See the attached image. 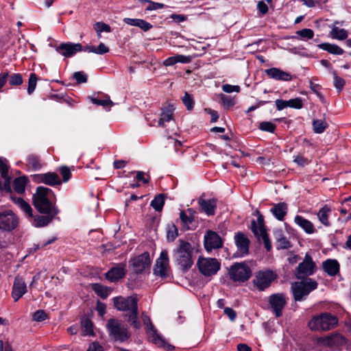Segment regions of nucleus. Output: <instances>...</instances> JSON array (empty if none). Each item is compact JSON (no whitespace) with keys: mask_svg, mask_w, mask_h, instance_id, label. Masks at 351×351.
<instances>
[{"mask_svg":"<svg viewBox=\"0 0 351 351\" xmlns=\"http://www.w3.org/2000/svg\"><path fill=\"white\" fill-rule=\"evenodd\" d=\"M55 195L51 189L38 186L33 195V203L39 213H51L58 214L59 209L56 205Z\"/></svg>","mask_w":351,"mask_h":351,"instance_id":"nucleus-1","label":"nucleus"},{"mask_svg":"<svg viewBox=\"0 0 351 351\" xmlns=\"http://www.w3.org/2000/svg\"><path fill=\"white\" fill-rule=\"evenodd\" d=\"M193 247L186 241L180 239L178 244L172 251V258L179 269L183 272H187L193 266Z\"/></svg>","mask_w":351,"mask_h":351,"instance_id":"nucleus-2","label":"nucleus"},{"mask_svg":"<svg viewBox=\"0 0 351 351\" xmlns=\"http://www.w3.org/2000/svg\"><path fill=\"white\" fill-rule=\"evenodd\" d=\"M138 300L135 297L114 298V305L121 311H129L128 322L135 328H139L141 323L138 320Z\"/></svg>","mask_w":351,"mask_h":351,"instance_id":"nucleus-3","label":"nucleus"},{"mask_svg":"<svg viewBox=\"0 0 351 351\" xmlns=\"http://www.w3.org/2000/svg\"><path fill=\"white\" fill-rule=\"evenodd\" d=\"M338 324L337 316L330 313H322L313 316L308 322L312 331H327L335 328Z\"/></svg>","mask_w":351,"mask_h":351,"instance_id":"nucleus-4","label":"nucleus"},{"mask_svg":"<svg viewBox=\"0 0 351 351\" xmlns=\"http://www.w3.org/2000/svg\"><path fill=\"white\" fill-rule=\"evenodd\" d=\"M318 283L312 278L295 282L291 287L293 298L295 301H302L313 290L317 288Z\"/></svg>","mask_w":351,"mask_h":351,"instance_id":"nucleus-5","label":"nucleus"},{"mask_svg":"<svg viewBox=\"0 0 351 351\" xmlns=\"http://www.w3.org/2000/svg\"><path fill=\"white\" fill-rule=\"evenodd\" d=\"M277 278V274L271 269L259 270L255 273L252 284L259 291H264L271 285Z\"/></svg>","mask_w":351,"mask_h":351,"instance_id":"nucleus-6","label":"nucleus"},{"mask_svg":"<svg viewBox=\"0 0 351 351\" xmlns=\"http://www.w3.org/2000/svg\"><path fill=\"white\" fill-rule=\"evenodd\" d=\"M317 269L316 263L311 256L306 253L302 261L295 269V277L298 280H306L316 272Z\"/></svg>","mask_w":351,"mask_h":351,"instance_id":"nucleus-7","label":"nucleus"},{"mask_svg":"<svg viewBox=\"0 0 351 351\" xmlns=\"http://www.w3.org/2000/svg\"><path fill=\"white\" fill-rule=\"evenodd\" d=\"M107 329L110 337L115 341L123 342L130 337L127 328L121 325L117 319H109L107 323Z\"/></svg>","mask_w":351,"mask_h":351,"instance_id":"nucleus-8","label":"nucleus"},{"mask_svg":"<svg viewBox=\"0 0 351 351\" xmlns=\"http://www.w3.org/2000/svg\"><path fill=\"white\" fill-rule=\"evenodd\" d=\"M199 272L206 277L215 275L220 269V263L214 258H204L199 256L197 261Z\"/></svg>","mask_w":351,"mask_h":351,"instance_id":"nucleus-9","label":"nucleus"},{"mask_svg":"<svg viewBox=\"0 0 351 351\" xmlns=\"http://www.w3.org/2000/svg\"><path fill=\"white\" fill-rule=\"evenodd\" d=\"M19 223L18 216L11 210L0 213V232H11Z\"/></svg>","mask_w":351,"mask_h":351,"instance_id":"nucleus-10","label":"nucleus"},{"mask_svg":"<svg viewBox=\"0 0 351 351\" xmlns=\"http://www.w3.org/2000/svg\"><path fill=\"white\" fill-rule=\"evenodd\" d=\"M229 276L234 282H243L252 275L250 268L244 263H236L229 269Z\"/></svg>","mask_w":351,"mask_h":351,"instance_id":"nucleus-11","label":"nucleus"},{"mask_svg":"<svg viewBox=\"0 0 351 351\" xmlns=\"http://www.w3.org/2000/svg\"><path fill=\"white\" fill-rule=\"evenodd\" d=\"M170 267L169 258L167 250H162L156 261L154 268V274L156 276L165 279L169 276Z\"/></svg>","mask_w":351,"mask_h":351,"instance_id":"nucleus-12","label":"nucleus"},{"mask_svg":"<svg viewBox=\"0 0 351 351\" xmlns=\"http://www.w3.org/2000/svg\"><path fill=\"white\" fill-rule=\"evenodd\" d=\"M143 321L145 325H146L147 332L149 333V339L154 343L158 345L160 347L167 348V350H171L173 347L168 344L165 340L157 332L156 329L152 323V321L146 315H143Z\"/></svg>","mask_w":351,"mask_h":351,"instance_id":"nucleus-13","label":"nucleus"},{"mask_svg":"<svg viewBox=\"0 0 351 351\" xmlns=\"http://www.w3.org/2000/svg\"><path fill=\"white\" fill-rule=\"evenodd\" d=\"M268 302L271 312L276 317L282 315V311L287 304V298L282 293H273L268 297Z\"/></svg>","mask_w":351,"mask_h":351,"instance_id":"nucleus-14","label":"nucleus"},{"mask_svg":"<svg viewBox=\"0 0 351 351\" xmlns=\"http://www.w3.org/2000/svg\"><path fill=\"white\" fill-rule=\"evenodd\" d=\"M133 270L136 274H141L147 269H149L151 259L149 253L145 252L130 261Z\"/></svg>","mask_w":351,"mask_h":351,"instance_id":"nucleus-15","label":"nucleus"},{"mask_svg":"<svg viewBox=\"0 0 351 351\" xmlns=\"http://www.w3.org/2000/svg\"><path fill=\"white\" fill-rule=\"evenodd\" d=\"M32 180L36 183H44L51 186L62 184L60 178L54 172L35 174L32 176Z\"/></svg>","mask_w":351,"mask_h":351,"instance_id":"nucleus-16","label":"nucleus"},{"mask_svg":"<svg viewBox=\"0 0 351 351\" xmlns=\"http://www.w3.org/2000/svg\"><path fill=\"white\" fill-rule=\"evenodd\" d=\"M204 247L207 252L214 249H219L223 246V241L221 237L215 232L208 230L204 235Z\"/></svg>","mask_w":351,"mask_h":351,"instance_id":"nucleus-17","label":"nucleus"},{"mask_svg":"<svg viewBox=\"0 0 351 351\" xmlns=\"http://www.w3.org/2000/svg\"><path fill=\"white\" fill-rule=\"evenodd\" d=\"M56 50L65 58H71L77 52L82 51L83 47L80 43H64L58 46Z\"/></svg>","mask_w":351,"mask_h":351,"instance_id":"nucleus-18","label":"nucleus"},{"mask_svg":"<svg viewBox=\"0 0 351 351\" xmlns=\"http://www.w3.org/2000/svg\"><path fill=\"white\" fill-rule=\"evenodd\" d=\"M27 292L26 284L21 277L16 276L14 278L12 296L14 302H17Z\"/></svg>","mask_w":351,"mask_h":351,"instance_id":"nucleus-19","label":"nucleus"},{"mask_svg":"<svg viewBox=\"0 0 351 351\" xmlns=\"http://www.w3.org/2000/svg\"><path fill=\"white\" fill-rule=\"evenodd\" d=\"M265 73L269 77L275 80L289 82L292 80L291 75L289 73L276 67L266 69Z\"/></svg>","mask_w":351,"mask_h":351,"instance_id":"nucleus-20","label":"nucleus"},{"mask_svg":"<svg viewBox=\"0 0 351 351\" xmlns=\"http://www.w3.org/2000/svg\"><path fill=\"white\" fill-rule=\"evenodd\" d=\"M198 204L202 212L208 216L214 215L217 208V200L214 198L204 199L202 197L198 199Z\"/></svg>","mask_w":351,"mask_h":351,"instance_id":"nucleus-21","label":"nucleus"},{"mask_svg":"<svg viewBox=\"0 0 351 351\" xmlns=\"http://www.w3.org/2000/svg\"><path fill=\"white\" fill-rule=\"evenodd\" d=\"M270 212L277 220L282 221L288 213V205L285 202L274 204Z\"/></svg>","mask_w":351,"mask_h":351,"instance_id":"nucleus-22","label":"nucleus"},{"mask_svg":"<svg viewBox=\"0 0 351 351\" xmlns=\"http://www.w3.org/2000/svg\"><path fill=\"white\" fill-rule=\"evenodd\" d=\"M235 243L241 256L247 255L249 252V239L243 233H237L234 237Z\"/></svg>","mask_w":351,"mask_h":351,"instance_id":"nucleus-23","label":"nucleus"},{"mask_svg":"<svg viewBox=\"0 0 351 351\" xmlns=\"http://www.w3.org/2000/svg\"><path fill=\"white\" fill-rule=\"evenodd\" d=\"M43 214H45L46 215H36V216H33L32 224L35 227H44L47 226L58 214H52L51 213H42Z\"/></svg>","mask_w":351,"mask_h":351,"instance_id":"nucleus-24","label":"nucleus"},{"mask_svg":"<svg viewBox=\"0 0 351 351\" xmlns=\"http://www.w3.org/2000/svg\"><path fill=\"white\" fill-rule=\"evenodd\" d=\"M125 275V269L123 266H117L111 268L105 274L106 279L114 282L123 278Z\"/></svg>","mask_w":351,"mask_h":351,"instance_id":"nucleus-25","label":"nucleus"},{"mask_svg":"<svg viewBox=\"0 0 351 351\" xmlns=\"http://www.w3.org/2000/svg\"><path fill=\"white\" fill-rule=\"evenodd\" d=\"M339 264L335 259H327L322 263L324 271L330 276H336L339 271Z\"/></svg>","mask_w":351,"mask_h":351,"instance_id":"nucleus-26","label":"nucleus"},{"mask_svg":"<svg viewBox=\"0 0 351 351\" xmlns=\"http://www.w3.org/2000/svg\"><path fill=\"white\" fill-rule=\"evenodd\" d=\"M294 222L307 234H313L315 232L312 222L304 218L302 216L296 215L294 218Z\"/></svg>","mask_w":351,"mask_h":351,"instance_id":"nucleus-27","label":"nucleus"},{"mask_svg":"<svg viewBox=\"0 0 351 351\" xmlns=\"http://www.w3.org/2000/svg\"><path fill=\"white\" fill-rule=\"evenodd\" d=\"M13 202L24 212L27 217L33 218V210L29 203L21 197H12Z\"/></svg>","mask_w":351,"mask_h":351,"instance_id":"nucleus-28","label":"nucleus"},{"mask_svg":"<svg viewBox=\"0 0 351 351\" xmlns=\"http://www.w3.org/2000/svg\"><path fill=\"white\" fill-rule=\"evenodd\" d=\"M317 47L333 55H342L344 53V50L342 48L335 44L324 43L318 45Z\"/></svg>","mask_w":351,"mask_h":351,"instance_id":"nucleus-29","label":"nucleus"},{"mask_svg":"<svg viewBox=\"0 0 351 351\" xmlns=\"http://www.w3.org/2000/svg\"><path fill=\"white\" fill-rule=\"evenodd\" d=\"M330 213L331 209L327 205H325L321 208L317 213V217L319 221L325 226H330V225L328 220Z\"/></svg>","mask_w":351,"mask_h":351,"instance_id":"nucleus-30","label":"nucleus"},{"mask_svg":"<svg viewBox=\"0 0 351 351\" xmlns=\"http://www.w3.org/2000/svg\"><path fill=\"white\" fill-rule=\"evenodd\" d=\"M81 330L83 335H93V325L86 315H84L81 318Z\"/></svg>","mask_w":351,"mask_h":351,"instance_id":"nucleus-31","label":"nucleus"},{"mask_svg":"<svg viewBox=\"0 0 351 351\" xmlns=\"http://www.w3.org/2000/svg\"><path fill=\"white\" fill-rule=\"evenodd\" d=\"M27 167L33 171H38L42 168L39 157L35 154H30L27 158Z\"/></svg>","mask_w":351,"mask_h":351,"instance_id":"nucleus-32","label":"nucleus"},{"mask_svg":"<svg viewBox=\"0 0 351 351\" xmlns=\"http://www.w3.org/2000/svg\"><path fill=\"white\" fill-rule=\"evenodd\" d=\"M274 237L281 249H288L291 247L290 242L287 239L284 235L282 230H277L274 231Z\"/></svg>","mask_w":351,"mask_h":351,"instance_id":"nucleus-33","label":"nucleus"},{"mask_svg":"<svg viewBox=\"0 0 351 351\" xmlns=\"http://www.w3.org/2000/svg\"><path fill=\"white\" fill-rule=\"evenodd\" d=\"M173 119V109L165 108L162 109L160 117L158 121V126L165 127L166 122H169Z\"/></svg>","mask_w":351,"mask_h":351,"instance_id":"nucleus-34","label":"nucleus"},{"mask_svg":"<svg viewBox=\"0 0 351 351\" xmlns=\"http://www.w3.org/2000/svg\"><path fill=\"white\" fill-rule=\"evenodd\" d=\"M336 24H339V21H335L334 25L332 27L330 35L332 38L337 39L339 40H343L348 37V32L344 29H339L336 27Z\"/></svg>","mask_w":351,"mask_h":351,"instance_id":"nucleus-35","label":"nucleus"},{"mask_svg":"<svg viewBox=\"0 0 351 351\" xmlns=\"http://www.w3.org/2000/svg\"><path fill=\"white\" fill-rule=\"evenodd\" d=\"M324 341L329 346L341 345L345 342V338L339 333H333L326 337Z\"/></svg>","mask_w":351,"mask_h":351,"instance_id":"nucleus-36","label":"nucleus"},{"mask_svg":"<svg viewBox=\"0 0 351 351\" xmlns=\"http://www.w3.org/2000/svg\"><path fill=\"white\" fill-rule=\"evenodd\" d=\"M258 225L254 220L252 221V231L256 237H259V232L262 230L265 231V224L263 216L260 215L257 218Z\"/></svg>","mask_w":351,"mask_h":351,"instance_id":"nucleus-37","label":"nucleus"},{"mask_svg":"<svg viewBox=\"0 0 351 351\" xmlns=\"http://www.w3.org/2000/svg\"><path fill=\"white\" fill-rule=\"evenodd\" d=\"M27 182V178L25 176L16 178L13 181V189L16 193L21 194L25 191Z\"/></svg>","mask_w":351,"mask_h":351,"instance_id":"nucleus-38","label":"nucleus"},{"mask_svg":"<svg viewBox=\"0 0 351 351\" xmlns=\"http://www.w3.org/2000/svg\"><path fill=\"white\" fill-rule=\"evenodd\" d=\"M165 195L164 194H158L157 195L154 199L151 202V206L156 211H161L163 208L165 204Z\"/></svg>","mask_w":351,"mask_h":351,"instance_id":"nucleus-39","label":"nucleus"},{"mask_svg":"<svg viewBox=\"0 0 351 351\" xmlns=\"http://www.w3.org/2000/svg\"><path fill=\"white\" fill-rule=\"evenodd\" d=\"M92 289L95 292V293L102 299H106L110 293L109 289L106 287H104L99 283L93 284Z\"/></svg>","mask_w":351,"mask_h":351,"instance_id":"nucleus-40","label":"nucleus"},{"mask_svg":"<svg viewBox=\"0 0 351 351\" xmlns=\"http://www.w3.org/2000/svg\"><path fill=\"white\" fill-rule=\"evenodd\" d=\"M295 38L299 40H308L314 36V32L311 29L304 28L295 32Z\"/></svg>","mask_w":351,"mask_h":351,"instance_id":"nucleus-41","label":"nucleus"},{"mask_svg":"<svg viewBox=\"0 0 351 351\" xmlns=\"http://www.w3.org/2000/svg\"><path fill=\"white\" fill-rule=\"evenodd\" d=\"M178 237V230L174 223L167 226V239L169 242H173Z\"/></svg>","mask_w":351,"mask_h":351,"instance_id":"nucleus-42","label":"nucleus"},{"mask_svg":"<svg viewBox=\"0 0 351 351\" xmlns=\"http://www.w3.org/2000/svg\"><path fill=\"white\" fill-rule=\"evenodd\" d=\"M220 99L221 100L223 106L226 110H229L230 108L233 107L236 104L234 98L227 95L221 94Z\"/></svg>","mask_w":351,"mask_h":351,"instance_id":"nucleus-43","label":"nucleus"},{"mask_svg":"<svg viewBox=\"0 0 351 351\" xmlns=\"http://www.w3.org/2000/svg\"><path fill=\"white\" fill-rule=\"evenodd\" d=\"M327 126L328 124L325 121L317 119L313 121V130L316 134L323 133Z\"/></svg>","mask_w":351,"mask_h":351,"instance_id":"nucleus-44","label":"nucleus"},{"mask_svg":"<svg viewBox=\"0 0 351 351\" xmlns=\"http://www.w3.org/2000/svg\"><path fill=\"white\" fill-rule=\"evenodd\" d=\"M37 84V76L36 73H32L29 75V80H28V86H27V94L29 95H32L36 89Z\"/></svg>","mask_w":351,"mask_h":351,"instance_id":"nucleus-45","label":"nucleus"},{"mask_svg":"<svg viewBox=\"0 0 351 351\" xmlns=\"http://www.w3.org/2000/svg\"><path fill=\"white\" fill-rule=\"evenodd\" d=\"M182 100L188 110L193 109L195 101L193 97L190 94L186 92L184 95L182 97Z\"/></svg>","mask_w":351,"mask_h":351,"instance_id":"nucleus-46","label":"nucleus"},{"mask_svg":"<svg viewBox=\"0 0 351 351\" xmlns=\"http://www.w3.org/2000/svg\"><path fill=\"white\" fill-rule=\"evenodd\" d=\"M94 29L97 32L99 36H100L101 32H111V27L110 25L103 22H97L95 24H94Z\"/></svg>","mask_w":351,"mask_h":351,"instance_id":"nucleus-47","label":"nucleus"},{"mask_svg":"<svg viewBox=\"0 0 351 351\" xmlns=\"http://www.w3.org/2000/svg\"><path fill=\"white\" fill-rule=\"evenodd\" d=\"M276 128V125L270 121H262L259 123L258 126L261 130L270 133H274Z\"/></svg>","mask_w":351,"mask_h":351,"instance_id":"nucleus-48","label":"nucleus"},{"mask_svg":"<svg viewBox=\"0 0 351 351\" xmlns=\"http://www.w3.org/2000/svg\"><path fill=\"white\" fill-rule=\"evenodd\" d=\"M287 107L294 109H301L303 107L302 99L300 97L291 99L287 101Z\"/></svg>","mask_w":351,"mask_h":351,"instance_id":"nucleus-49","label":"nucleus"},{"mask_svg":"<svg viewBox=\"0 0 351 351\" xmlns=\"http://www.w3.org/2000/svg\"><path fill=\"white\" fill-rule=\"evenodd\" d=\"M256 238L258 239H260L261 238L262 239V240L264 243V245H265V247L267 250V251L271 250V243L270 239L269 238V235L267 233L266 230H265V231L262 230V232H260L259 237H256Z\"/></svg>","mask_w":351,"mask_h":351,"instance_id":"nucleus-50","label":"nucleus"},{"mask_svg":"<svg viewBox=\"0 0 351 351\" xmlns=\"http://www.w3.org/2000/svg\"><path fill=\"white\" fill-rule=\"evenodd\" d=\"M333 75H334V77H333L334 86L337 88V90L339 92L343 89V88L346 84V81L343 78L339 77L337 75L335 71H333Z\"/></svg>","mask_w":351,"mask_h":351,"instance_id":"nucleus-51","label":"nucleus"},{"mask_svg":"<svg viewBox=\"0 0 351 351\" xmlns=\"http://www.w3.org/2000/svg\"><path fill=\"white\" fill-rule=\"evenodd\" d=\"M60 173L62 177V181L64 182H68L71 178V172L70 169L66 166H62L60 167Z\"/></svg>","mask_w":351,"mask_h":351,"instance_id":"nucleus-52","label":"nucleus"},{"mask_svg":"<svg viewBox=\"0 0 351 351\" xmlns=\"http://www.w3.org/2000/svg\"><path fill=\"white\" fill-rule=\"evenodd\" d=\"M23 77L20 73H14L10 77L9 83L11 86H19L23 84Z\"/></svg>","mask_w":351,"mask_h":351,"instance_id":"nucleus-53","label":"nucleus"},{"mask_svg":"<svg viewBox=\"0 0 351 351\" xmlns=\"http://www.w3.org/2000/svg\"><path fill=\"white\" fill-rule=\"evenodd\" d=\"M180 219L184 226H188L194 221L193 217L187 215L184 210L180 211Z\"/></svg>","mask_w":351,"mask_h":351,"instance_id":"nucleus-54","label":"nucleus"},{"mask_svg":"<svg viewBox=\"0 0 351 351\" xmlns=\"http://www.w3.org/2000/svg\"><path fill=\"white\" fill-rule=\"evenodd\" d=\"M223 91L227 93H231L233 92L239 93L241 88L237 85H231V84H223L221 87Z\"/></svg>","mask_w":351,"mask_h":351,"instance_id":"nucleus-55","label":"nucleus"},{"mask_svg":"<svg viewBox=\"0 0 351 351\" xmlns=\"http://www.w3.org/2000/svg\"><path fill=\"white\" fill-rule=\"evenodd\" d=\"M47 315L43 310H38L33 315V319L36 322H42L47 319Z\"/></svg>","mask_w":351,"mask_h":351,"instance_id":"nucleus-56","label":"nucleus"},{"mask_svg":"<svg viewBox=\"0 0 351 351\" xmlns=\"http://www.w3.org/2000/svg\"><path fill=\"white\" fill-rule=\"evenodd\" d=\"M73 78L78 84H82L87 82L88 76L82 71H77L73 73Z\"/></svg>","mask_w":351,"mask_h":351,"instance_id":"nucleus-57","label":"nucleus"},{"mask_svg":"<svg viewBox=\"0 0 351 351\" xmlns=\"http://www.w3.org/2000/svg\"><path fill=\"white\" fill-rule=\"evenodd\" d=\"M166 7H167V5H165V4H163L162 3H158V2H154V1H151L149 2V5H147V7L146 8V10L147 11L157 10L159 9H163Z\"/></svg>","mask_w":351,"mask_h":351,"instance_id":"nucleus-58","label":"nucleus"},{"mask_svg":"<svg viewBox=\"0 0 351 351\" xmlns=\"http://www.w3.org/2000/svg\"><path fill=\"white\" fill-rule=\"evenodd\" d=\"M92 102L94 104H96L97 106H102L104 107L112 105V101L110 99H97V98H93Z\"/></svg>","mask_w":351,"mask_h":351,"instance_id":"nucleus-59","label":"nucleus"},{"mask_svg":"<svg viewBox=\"0 0 351 351\" xmlns=\"http://www.w3.org/2000/svg\"><path fill=\"white\" fill-rule=\"evenodd\" d=\"M293 162L300 167H304L308 164V160L301 155L296 156Z\"/></svg>","mask_w":351,"mask_h":351,"instance_id":"nucleus-60","label":"nucleus"},{"mask_svg":"<svg viewBox=\"0 0 351 351\" xmlns=\"http://www.w3.org/2000/svg\"><path fill=\"white\" fill-rule=\"evenodd\" d=\"M310 88L311 90L315 93L317 97H319L320 99H323V96L322 93H320L321 90V86L318 84H315L312 81H310Z\"/></svg>","mask_w":351,"mask_h":351,"instance_id":"nucleus-61","label":"nucleus"},{"mask_svg":"<svg viewBox=\"0 0 351 351\" xmlns=\"http://www.w3.org/2000/svg\"><path fill=\"white\" fill-rule=\"evenodd\" d=\"M223 312L224 314L229 317L230 321L234 322L236 319L237 313L233 308L230 307H226L224 308Z\"/></svg>","mask_w":351,"mask_h":351,"instance_id":"nucleus-62","label":"nucleus"},{"mask_svg":"<svg viewBox=\"0 0 351 351\" xmlns=\"http://www.w3.org/2000/svg\"><path fill=\"white\" fill-rule=\"evenodd\" d=\"M136 27H140L145 32H147L152 28V25L143 19H139Z\"/></svg>","mask_w":351,"mask_h":351,"instance_id":"nucleus-63","label":"nucleus"},{"mask_svg":"<svg viewBox=\"0 0 351 351\" xmlns=\"http://www.w3.org/2000/svg\"><path fill=\"white\" fill-rule=\"evenodd\" d=\"M177 63L187 64L191 62V57L190 56H184L182 54L176 55Z\"/></svg>","mask_w":351,"mask_h":351,"instance_id":"nucleus-64","label":"nucleus"}]
</instances>
